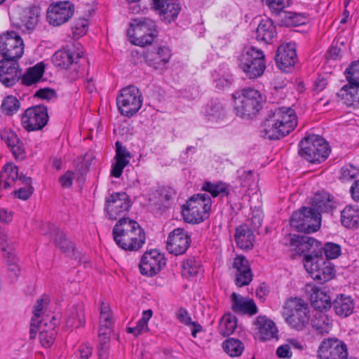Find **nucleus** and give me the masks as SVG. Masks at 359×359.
Masks as SVG:
<instances>
[{
    "mask_svg": "<svg viewBox=\"0 0 359 359\" xmlns=\"http://www.w3.org/2000/svg\"><path fill=\"white\" fill-rule=\"evenodd\" d=\"M291 245L304 253V266L311 277L320 284L330 280L334 276V268L330 262L322 256V245L317 240L306 235L293 234Z\"/></svg>",
    "mask_w": 359,
    "mask_h": 359,
    "instance_id": "f257e3e1",
    "label": "nucleus"
},
{
    "mask_svg": "<svg viewBox=\"0 0 359 359\" xmlns=\"http://www.w3.org/2000/svg\"><path fill=\"white\" fill-rule=\"evenodd\" d=\"M297 125L295 111L290 107H277L271 110L264 120L261 132L265 138L278 140L294 130Z\"/></svg>",
    "mask_w": 359,
    "mask_h": 359,
    "instance_id": "f03ea898",
    "label": "nucleus"
},
{
    "mask_svg": "<svg viewBox=\"0 0 359 359\" xmlns=\"http://www.w3.org/2000/svg\"><path fill=\"white\" fill-rule=\"evenodd\" d=\"M113 239L124 250H139L145 243V233L140 225L128 217L121 218L112 229Z\"/></svg>",
    "mask_w": 359,
    "mask_h": 359,
    "instance_id": "7ed1b4c3",
    "label": "nucleus"
},
{
    "mask_svg": "<svg viewBox=\"0 0 359 359\" xmlns=\"http://www.w3.org/2000/svg\"><path fill=\"white\" fill-rule=\"evenodd\" d=\"M299 155L311 163H321L325 161L330 153L328 143L320 136L309 135L299 144Z\"/></svg>",
    "mask_w": 359,
    "mask_h": 359,
    "instance_id": "20e7f679",
    "label": "nucleus"
},
{
    "mask_svg": "<svg viewBox=\"0 0 359 359\" xmlns=\"http://www.w3.org/2000/svg\"><path fill=\"white\" fill-rule=\"evenodd\" d=\"M238 66L248 79L260 77L266 69L264 54L253 46L245 48L238 57Z\"/></svg>",
    "mask_w": 359,
    "mask_h": 359,
    "instance_id": "39448f33",
    "label": "nucleus"
},
{
    "mask_svg": "<svg viewBox=\"0 0 359 359\" xmlns=\"http://www.w3.org/2000/svg\"><path fill=\"white\" fill-rule=\"evenodd\" d=\"M283 316L289 326L297 331L304 330L311 320L308 304L297 297L292 298L287 302Z\"/></svg>",
    "mask_w": 359,
    "mask_h": 359,
    "instance_id": "423d86ee",
    "label": "nucleus"
},
{
    "mask_svg": "<svg viewBox=\"0 0 359 359\" xmlns=\"http://www.w3.org/2000/svg\"><path fill=\"white\" fill-rule=\"evenodd\" d=\"M234 109L238 116H250L256 114L262 107V97L260 93L253 88L243 89L233 95Z\"/></svg>",
    "mask_w": 359,
    "mask_h": 359,
    "instance_id": "0eeeda50",
    "label": "nucleus"
},
{
    "mask_svg": "<svg viewBox=\"0 0 359 359\" xmlns=\"http://www.w3.org/2000/svg\"><path fill=\"white\" fill-rule=\"evenodd\" d=\"M131 42L140 46L151 44L157 35L155 22L149 18L135 19L128 31Z\"/></svg>",
    "mask_w": 359,
    "mask_h": 359,
    "instance_id": "6e6552de",
    "label": "nucleus"
},
{
    "mask_svg": "<svg viewBox=\"0 0 359 359\" xmlns=\"http://www.w3.org/2000/svg\"><path fill=\"white\" fill-rule=\"evenodd\" d=\"M142 101L140 90L134 86L122 88L116 97V104L121 114L129 118L140 110Z\"/></svg>",
    "mask_w": 359,
    "mask_h": 359,
    "instance_id": "1a4fd4ad",
    "label": "nucleus"
},
{
    "mask_svg": "<svg viewBox=\"0 0 359 359\" xmlns=\"http://www.w3.org/2000/svg\"><path fill=\"white\" fill-rule=\"evenodd\" d=\"M24 53V43L20 36L14 31L0 35V55L2 60L18 61Z\"/></svg>",
    "mask_w": 359,
    "mask_h": 359,
    "instance_id": "9d476101",
    "label": "nucleus"
},
{
    "mask_svg": "<svg viewBox=\"0 0 359 359\" xmlns=\"http://www.w3.org/2000/svg\"><path fill=\"white\" fill-rule=\"evenodd\" d=\"M290 225L299 232H316L320 226L319 214L314 215L309 207H303L299 211L293 212L290 217Z\"/></svg>",
    "mask_w": 359,
    "mask_h": 359,
    "instance_id": "9b49d317",
    "label": "nucleus"
},
{
    "mask_svg": "<svg viewBox=\"0 0 359 359\" xmlns=\"http://www.w3.org/2000/svg\"><path fill=\"white\" fill-rule=\"evenodd\" d=\"M74 6L69 1H57L52 3L48 10L46 19L50 25L60 26L68 22L74 15Z\"/></svg>",
    "mask_w": 359,
    "mask_h": 359,
    "instance_id": "f8f14e48",
    "label": "nucleus"
},
{
    "mask_svg": "<svg viewBox=\"0 0 359 359\" xmlns=\"http://www.w3.org/2000/svg\"><path fill=\"white\" fill-rule=\"evenodd\" d=\"M48 121L47 107L41 104L28 108L22 117V124L28 131L41 130Z\"/></svg>",
    "mask_w": 359,
    "mask_h": 359,
    "instance_id": "ddd939ff",
    "label": "nucleus"
},
{
    "mask_svg": "<svg viewBox=\"0 0 359 359\" xmlns=\"http://www.w3.org/2000/svg\"><path fill=\"white\" fill-rule=\"evenodd\" d=\"M318 357L319 359H347L346 345L337 338L325 339L318 348Z\"/></svg>",
    "mask_w": 359,
    "mask_h": 359,
    "instance_id": "4468645a",
    "label": "nucleus"
},
{
    "mask_svg": "<svg viewBox=\"0 0 359 359\" xmlns=\"http://www.w3.org/2000/svg\"><path fill=\"white\" fill-rule=\"evenodd\" d=\"M131 205L130 197L126 192H114L106 200L105 210L110 219L116 220L127 212Z\"/></svg>",
    "mask_w": 359,
    "mask_h": 359,
    "instance_id": "2eb2a0df",
    "label": "nucleus"
},
{
    "mask_svg": "<svg viewBox=\"0 0 359 359\" xmlns=\"http://www.w3.org/2000/svg\"><path fill=\"white\" fill-rule=\"evenodd\" d=\"M165 264V260L163 255L156 250H152L145 252L142 255L140 270L142 275L151 277L157 274Z\"/></svg>",
    "mask_w": 359,
    "mask_h": 359,
    "instance_id": "dca6fc26",
    "label": "nucleus"
},
{
    "mask_svg": "<svg viewBox=\"0 0 359 359\" xmlns=\"http://www.w3.org/2000/svg\"><path fill=\"white\" fill-rule=\"evenodd\" d=\"M191 240L184 229L177 228L170 233L167 241V250L174 255L184 254L190 246Z\"/></svg>",
    "mask_w": 359,
    "mask_h": 359,
    "instance_id": "f3484780",
    "label": "nucleus"
},
{
    "mask_svg": "<svg viewBox=\"0 0 359 359\" xmlns=\"http://www.w3.org/2000/svg\"><path fill=\"white\" fill-rule=\"evenodd\" d=\"M276 61L282 71L289 72L297 61L295 43L280 45L276 52Z\"/></svg>",
    "mask_w": 359,
    "mask_h": 359,
    "instance_id": "a211bd4d",
    "label": "nucleus"
},
{
    "mask_svg": "<svg viewBox=\"0 0 359 359\" xmlns=\"http://www.w3.org/2000/svg\"><path fill=\"white\" fill-rule=\"evenodd\" d=\"M20 79L18 61L0 60V82L6 87L14 86Z\"/></svg>",
    "mask_w": 359,
    "mask_h": 359,
    "instance_id": "6ab92c4d",
    "label": "nucleus"
},
{
    "mask_svg": "<svg viewBox=\"0 0 359 359\" xmlns=\"http://www.w3.org/2000/svg\"><path fill=\"white\" fill-rule=\"evenodd\" d=\"M154 6L161 20L167 23L174 21L181 10L179 0H154Z\"/></svg>",
    "mask_w": 359,
    "mask_h": 359,
    "instance_id": "aec40b11",
    "label": "nucleus"
},
{
    "mask_svg": "<svg viewBox=\"0 0 359 359\" xmlns=\"http://www.w3.org/2000/svg\"><path fill=\"white\" fill-rule=\"evenodd\" d=\"M233 268L236 270L235 283L238 287H243L250 283L252 279L248 259L243 255L237 256L233 259Z\"/></svg>",
    "mask_w": 359,
    "mask_h": 359,
    "instance_id": "412c9836",
    "label": "nucleus"
},
{
    "mask_svg": "<svg viewBox=\"0 0 359 359\" xmlns=\"http://www.w3.org/2000/svg\"><path fill=\"white\" fill-rule=\"evenodd\" d=\"M334 198L327 192H318L311 199V207H309L314 215L319 214V220L321 222V214L331 212L335 208Z\"/></svg>",
    "mask_w": 359,
    "mask_h": 359,
    "instance_id": "4be33fe9",
    "label": "nucleus"
},
{
    "mask_svg": "<svg viewBox=\"0 0 359 359\" xmlns=\"http://www.w3.org/2000/svg\"><path fill=\"white\" fill-rule=\"evenodd\" d=\"M48 303L49 299L46 295H43L36 301L33 311L34 316L32 318L30 324V339H34L36 338L38 327H41L42 326V323L47 322L48 319H46L43 315L45 307L48 304Z\"/></svg>",
    "mask_w": 359,
    "mask_h": 359,
    "instance_id": "5701e85b",
    "label": "nucleus"
},
{
    "mask_svg": "<svg viewBox=\"0 0 359 359\" xmlns=\"http://www.w3.org/2000/svg\"><path fill=\"white\" fill-rule=\"evenodd\" d=\"M171 57V53L165 46L153 47L148 50L145 54L147 63L155 69L162 68L168 62Z\"/></svg>",
    "mask_w": 359,
    "mask_h": 359,
    "instance_id": "b1692460",
    "label": "nucleus"
},
{
    "mask_svg": "<svg viewBox=\"0 0 359 359\" xmlns=\"http://www.w3.org/2000/svg\"><path fill=\"white\" fill-rule=\"evenodd\" d=\"M254 325L261 341H268L277 337L278 330L275 323L266 316L257 317Z\"/></svg>",
    "mask_w": 359,
    "mask_h": 359,
    "instance_id": "393cba45",
    "label": "nucleus"
},
{
    "mask_svg": "<svg viewBox=\"0 0 359 359\" xmlns=\"http://www.w3.org/2000/svg\"><path fill=\"white\" fill-rule=\"evenodd\" d=\"M40 15L41 9L39 6H32L25 8L20 18V27L28 32L34 30L39 22Z\"/></svg>",
    "mask_w": 359,
    "mask_h": 359,
    "instance_id": "a878e982",
    "label": "nucleus"
},
{
    "mask_svg": "<svg viewBox=\"0 0 359 359\" xmlns=\"http://www.w3.org/2000/svg\"><path fill=\"white\" fill-rule=\"evenodd\" d=\"M232 310L238 313L253 316L257 313V307L253 299L243 297L235 292L231 294Z\"/></svg>",
    "mask_w": 359,
    "mask_h": 359,
    "instance_id": "bb28decb",
    "label": "nucleus"
},
{
    "mask_svg": "<svg viewBox=\"0 0 359 359\" xmlns=\"http://www.w3.org/2000/svg\"><path fill=\"white\" fill-rule=\"evenodd\" d=\"M311 306L318 311H327L332 307L330 297L319 287L313 286L310 292Z\"/></svg>",
    "mask_w": 359,
    "mask_h": 359,
    "instance_id": "cd10ccee",
    "label": "nucleus"
},
{
    "mask_svg": "<svg viewBox=\"0 0 359 359\" xmlns=\"http://www.w3.org/2000/svg\"><path fill=\"white\" fill-rule=\"evenodd\" d=\"M82 56L83 51L75 53L69 49H62L54 53L52 60L55 66L67 69L74 62L77 63L78 59Z\"/></svg>",
    "mask_w": 359,
    "mask_h": 359,
    "instance_id": "c85d7f7f",
    "label": "nucleus"
},
{
    "mask_svg": "<svg viewBox=\"0 0 359 359\" xmlns=\"http://www.w3.org/2000/svg\"><path fill=\"white\" fill-rule=\"evenodd\" d=\"M45 72V65L39 62L33 67H29L22 74L20 69V81L23 86H31L36 85L43 81V76Z\"/></svg>",
    "mask_w": 359,
    "mask_h": 359,
    "instance_id": "c756f323",
    "label": "nucleus"
},
{
    "mask_svg": "<svg viewBox=\"0 0 359 359\" xmlns=\"http://www.w3.org/2000/svg\"><path fill=\"white\" fill-rule=\"evenodd\" d=\"M57 325V321L55 316H52L49 320V324L47 322L42 323V326L38 327L37 332H39V340L43 347H50L55 340L56 332L55 330Z\"/></svg>",
    "mask_w": 359,
    "mask_h": 359,
    "instance_id": "7c9ffc66",
    "label": "nucleus"
},
{
    "mask_svg": "<svg viewBox=\"0 0 359 359\" xmlns=\"http://www.w3.org/2000/svg\"><path fill=\"white\" fill-rule=\"evenodd\" d=\"M85 324L84 306L77 304L69 307L66 312V325L69 327L78 328Z\"/></svg>",
    "mask_w": 359,
    "mask_h": 359,
    "instance_id": "2f4dec72",
    "label": "nucleus"
},
{
    "mask_svg": "<svg viewBox=\"0 0 359 359\" xmlns=\"http://www.w3.org/2000/svg\"><path fill=\"white\" fill-rule=\"evenodd\" d=\"M348 106L359 107V84H346L337 93Z\"/></svg>",
    "mask_w": 359,
    "mask_h": 359,
    "instance_id": "473e14b6",
    "label": "nucleus"
},
{
    "mask_svg": "<svg viewBox=\"0 0 359 359\" xmlns=\"http://www.w3.org/2000/svg\"><path fill=\"white\" fill-rule=\"evenodd\" d=\"M186 205L203 214L204 217H209L211 208V199L206 194H198L192 196Z\"/></svg>",
    "mask_w": 359,
    "mask_h": 359,
    "instance_id": "72a5a7b5",
    "label": "nucleus"
},
{
    "mask_svg": "<svg viewBox=\"0 0 359 359\" xmlns=\"http://www.w3.org/2000/svg\"><path fill=\"white\" fill-rule=\"evenodd\" d=\"M335 313L341 317H347L353 313L354 304L350 296L340 294L332 304Z\"/></svg>",
    "mask_w": 359,
    "mask_h": 359,
    "instance_id": "f704fd0d",
    "label": "nucleus"
},
{
    "mask_svg": "<svg viewBox=\"0 0 359 359\" xmlns=\"http://www.w3.org/2000/svg\"><path fill=\"white\" fill-rule=\"evenodd\" d=\"M256 38L258 41L270 43L276 35V29L271 19L262 20L257 28Z\"/></svg>",
    "mask_w": 359,
    "mask_h": 359,
    "instance_id": "c9c22d12",
    "label": "nucleus"
},
{
    "mask_svg": "<svg viewBox=\"0 0 359 359\" xmlns=\"http://www.w3.org/2000/svg\"><path fill=\"white\" fill-rule=\"evenodd\" d=\"M341 224L347 229L359 226V210L353 205H346L341 212Z\"/></svg>",
    "mask_w": 359,
    "mask_h": 359,
    "instance_id": "e433bc0d",
    "label": "nucleus"
},
{
    "mask_svg": "<svg viewBox=\"0 0 359 359\" xmlns=\"http://www.w3.org/2000/svg\"><path fill=\"white\" fill-rule=\"evenodd\" d=\"M255 236L252 231L246 226L241 225L236 228L235 241L238 248L250 249L253 246Z\"/></svg>",
    "mask_w": 359,
    "mask_h": 359,
    "instance_id": "4c0bfd02",
    "label": "nucleus"
},
{
    "mask_svg": "<svg viewBox=\"0 0 359 359\" xmlns=\"http://www.w3.org/2000/svg\"><path fill=\"white\" fill-rule=\"evenodd\" d=\"M277 16L279 25L287 27L304 25L307 20V18L303 14L284 11L277 15Z\"/></svg>",
    "mask_w": 359,
    "mask_h": 359,
    "instance_id": "58836bf2",
    "label": "nucleus"
},
{
    "mask_svg": "<svg viewBox=\"0 0 359 359\" xmlns=\"http://www.w3.org/2000/svg\"><path fill=\"white\" fill-rule=\"evenodd\" d=\"M311 325L321 334H328L332 327V320L323 311H317L310 320Z\"/></svg>",
    "mask_w": 359,
    "mask_h": 359,
    "instance_id": "ea45409f",
    "label": "nucleus"
},
{
    "mask_svg": "<svg viewBox=\"0 0 359 359\" xmlns=\"http://www.w3.org/2000/svg\"><path fill=\"white\" fill-rule=\"evenodd\" d=\"M18 168L13 163H7L0 173V188L7 189L18 178Z\"/></svg>",
    "mask_w": 359,
    "mask_h": 359,
    "instance_id": "a19ab883",
    "label": "nucleus"
},
{
    "mask_svg": "<svg viewBox=\"0 0 359 359\" xmlns=\"http://www.w3.org/2000/svg\"><path fill=\"white\" fill-rule=\"evenodd\" d=\"M50 236L54 240L55 245L67 256L74 255V245L67 240L66 235L62 231L53 227V231L50 232Z\"/></svg>",
    "mask_w": 359,
    "mask_h": 359,
    "instance_id": "79ce46f5",
    "label": "nucleus"
},
{
    "mask_svg": "<svg viewBox=\"0 0 359 359\" xmlns=\"http://www.w3.org/2000/svg\"><path fill=\"white\" fill-rule=\"evenodd\" d=\"M205 114L210 121H217L225 116V109L223 104L217 100H212L205 109Z\"/></svg>",
    "mask_w": 359,
    "mask_h": 359,
    "instance_id": "37998d69",
    "label": "nucleus"
},
{
    "mask_svg": "<svg viewBox=\"0 0 359 359\" xmlns=\"http://www.w3.org/2000/svg\"><path fill=\"white\" fill-rule=\"evenodd\" d=\"M237 327V318L231 314L224 315L220 320L218 330L219 334L226 337L231 334Z\"/></svg>",
    "mask_w": 359,
    "mask_h": 359,
    "instance_id": "c03bdc74",
    "label": "nucleus"
},
{
    "mask_svg": "<svg viewBox=\"0 0 359 359\" xmlns=\"http://www.w3.org/2000/svg\"><path fill=\"white\" fill-rule=\"evenodd\" d=\"M202 189L210 193L214 198L227 196L229 194V186L223 182L214 184L206 182L203 184Z\"/></svg>",
    "mask_w": 359,
    "mask_h": 359,
    "instance_id": "a18cd8bd",
    "label": "nucleus"
},
{
    "mask_svg": "<svg viewBox=\"0 0 359 359\" xmlns=\"http://www.w3.org/2000/svg\"><path fill=\"white\" fill-rule=\"evenodd\" d=\"M182 214L184 221L191 224H198L208 217H204L203 213L186 204L182 206Z\"/></svg>",
    "mask_w": 359,
    "mask_h": 359,
    "instance_id": "49530a36",
    "label": "nucleus"
},
{
    "mask_svg": "<svg viewBox=\"0 0 359 359\" xmlns=\"http://www.w3.org/2000/svg\"><path fill=\"white\" fill-rule=\"evenodd\" d=\"M223 349L231 357H237L241 355L244 350L243 344L234 338H229L223 342Z\"/></svg>",
    "mask_w": 359,
    "mask_h": 359,
    "instance_id": "de8ad7c7",
    "label": "nucleus"
},
{
    "mask_svg": "<svg viewBox=\"0 0 359 359\" xmlns=\"http://www.w3.org/2000/svg\"><path fill=\"white\" fill-rule=\"evenodd\" d=\"M200 271V264L194 257H191L182 263V276L189 278L196 276Z\"/></svg>",
    "mask_w": 359,
    "mask_h": 359,
    "instance_id": "09e8293b",
    "label": "nucleus"
},
{
    "mask_svg": "<svg viewBox=\"0 0 359 359\" xmlns=\"http://www.w3.org/2000/svg\"><path fill=\"white\" fill-rule=\"evenodd\" d=\"M19 108L20 102L13 95H9L4 98L1 106L2 111L8 116L13 115L14 113L17 112Z\"/></svg>",
    "mask_w": 359,
    "mask_h": 359,
    "instance_id": "8fccbe9b",
    "label": "nucleus"
},
{
    "mask_svg": "<svg viewBox=\"0 0 359 359\" xmlns=\"http://www.w3.org/2000/svg\"><path fill=\"white\" fill-rule=\"evenodd\" d=\"M4 257L6 260L11 278L16 279L20 272L18 259L12 252H6V253L4 254Z\"/></svg>",
    "mask_w": 359,
    "mask_h": 359,
    "instance_id": "3c124183",
    "label": "nucleus"
},
{
    "mask_svg": "<svg viewBox=\"0 0 359 359\" xmlns=\"http://www.w3.org/2000/svg\"><path fill=\"white\" fill-rule=\"evenodd\" d=\"M348 84H359V60L353 62L345 71Z\"/></svg>",
    "mask_w": 359,
    "mask_h": 359,
    "instance_id": "603ef678",
    "label": "nucleus"
},
{
    "mask_svg": "<svg viewBox=\"0 0 359 359\" xmlns=\"http://www.w3.org/2000/svg\"><path fill=\"white\" fill-rule=\"evenodd\" d=\"M266 4L271 11L277 15L291 5L292 0H266Z\"/></svg>",
    "mask_w": 359,
    "mask_h": 359,
    "instance_id": "864d4df0",
    "label": "nucleus"
},
{
    "mask_svg": "<svg viewBox=\"0 0 359 359\" xmlns=\"http://www.w3.org/2000/svg\"><path fill=\"white\" fill-rule=\"evenodd\" d=\"M322 248V253L324 252L327 260L335 259L341 254L340 245L334 243H327Z\"/></svg>",
    "mask_w": 359,
    "mask_h": 359,
    "instance_id": "5fc2aeb1",
    "label": "nucleus"
},
{
    "mask_svg": "<svg viewBox=\"0 0 359 359\" xmlns=\"http://www.w3.org/2000/svg\"><path fill=\"white\" fill-rule=\"evenodd\" d=\"M359 175V169L353 166L352 164H348L343 166L341 169L340 179L343 181H348L355 179Z\"/></svg>",
    "mask_w": 359,
    "mask_h": 359,
    "instance_id": "6e6d98bb",
    "label": "nucleus"
},
{
    "mask_svg": "<svg viewBox=\"0 0 359 359\" xmlns=\"http://www.w3.org/2000/svg\"><path fill=\"white\" fill-rule=\"evenodd\" d=\"M88 22L85 19H81L75 22L72 27V34L74 39H79L83 36L88 30Z\"/></svg>",
    "mask_w": 359,
    "mask_h": 359,
    "instance_id": "4d7b16f0",
    "label": "nucleus"
},
{
    "mask_svg": "<svg viewBox=\"0 0 359 359\" xmlns=\"http://www.w3.org/2000/svg\"><path fill=\"white\" fill-rule=\"evenodd\" d=\"M12 244L13 240L8 237L5 229L0 226V246L4 254L6 252H12Z\"/></svg>",
    "mask_w": 359,
    "mask_h": 359,
    "instance_id": "13d9d810",
    "label": "nucleus"
},
{
    "mask_svg": "<svg viewBox=\"0 0 359 359\" xmlns=\"http://www.w3.org/2000/svg\"><path fill=\"white\" fill-rule=\"evenodd\" d=\"M0 138L8 147L14 143H18V140H19L16 134L12 130L6 128L0 130Z\"/></svg>",
    "mask_w": 359,
    "mask_h": 359,
    "instance_id": "bf43d9fd",
    "label": "nucleus"
},
{
    "mask_svg": "<svg viewBox=\"0 0 359 359\" xmlns=\"http://www.w3.org/2000/svg\"><path fill=\"white\" fill-rule=\"evenodd\" d=\"M100 324H103L107 328V325H112L111 313L108 306L103 302L100 307Z\"/></svg>",
    "mask_w": 359,
    "mask_h": 359,
    "instance_id": "052dcab7",
    "label": "nucleus"
},
{
    "mask_svg": "<svg viewBox=\"0 0 359 359\" xmlns=\"http://www.w3.org/2000/svg\"><path fill=\"white\" fill-rule=\"evenodd\" d=\"M129 161L116 160V163L112 165L111 175L116 178L121 177L123 168L128 165Z\"/></svg>",
    "mask_w": 359,
    "mask_h": 359,
    "instance_id": "680f3d73",
    "label": "nucleus"
},
{
    "mask_svg": "<svg viewBox=\"0 0 359 359\" xmlns=\"http://www.w3.org/2000/svg\"><path fill=\"white\" fill-rule=\"evenodd\" d=\"M15 159H23L25 158V148L23 143L18 140V143H14L9 147Z\"/></svg>",
    "mask_w": 359,
    "mask_h": 359,
    "instance_id": "e2e57ef3",
    "label": "nucleus"
},
{
    "mask_svg": "<svg viewBox=\"0 0 359 359\" xmlns=\"http://www.w3.org/2000/svg\"><path fill=\"white\" fill-rule=\"evenodd\" d=\"M34 97L49 100L53 97H55L56 94L54 90L49 88H45L39 89L35 93Z\"/></svg>",
    "mask_w": 359,
    "mask_h": 359,
    "instance_id": "0e129e2a",
    "label": "nucleus"
},
{
    "mask_svg": "<svg viewBox=\"0 0 359 359\" xmlns=\"http://www.w3.org/2000/svg\"><path fill=\"white\" fill-rule=\"evenodd\" d=\"M239 178L241 181V184L243 187L250 185L253 180V172L252 170H238Z\"/></svg>",
    "mask_w": 359,
    "mask_h": 359,
    "instance_id": "69168bd1",
    "label": "nucleus"
},
{
    "mask_svg": "<svg viewBox=\"0 0 359 359\" xmlns=\"http://www.w3.org/2000/svg\"><path fill=\"white\" fill-rule=\"evenodd\" d=\"M148 330V325H145L144 321L143 323L138 321L135 327L127 328V332L128 333L133 334L136 337Z\"/></svg>",
    "mask_w": 359,
    "mask_h": 359,
    "instance_id": "338daca9",
    "label": "nucleus"
},
{
    "mask_svg": "<svg viewBox=\"0 0 359 359\" xmlns=\"http://www.w3.org/2000/svg\"><path fill=\"white\" fill-rule=\"evenodd\" d=\"M34 188L32 186H25L18 190L15 191L14 194L16 197L22 200L28 199L32 194Z\"/></svg>",
    "mask_w": 359,
    "mask_h": 359,
    "instance_id": "774afa93",
    "label": "nucleus"
}]
</instances>
